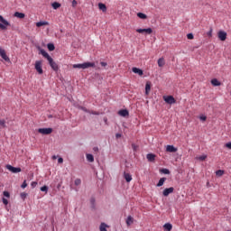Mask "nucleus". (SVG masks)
I'll return each mask as SVG.
<instances>
[{"instance_id":"obj_1","label":"nucleus","mask_w":231,"mask_h":231,"mask_svg":"<svg viewBox=\"0 0 231 231\" xmlns=\"http://www.w3.org/2000/svg\"><path fill=\"white\" fill-rule=\"evenodd\" d=\"M72 67L74 69L78 68L79 69H88V68H95V63L85 62V63L74 64Z\"/></svg>"},{"instance_id":"obj_2","label":"nucleus","mask_w":231,"mask_h":231,"mask_svg":"<svg viewBox=\"0 0 231 231\" xmlns=\"http://www.w3.org/2000/svg\"><path fill=\"white\" fill-rule=\"evenodd\" d=\"M7 26H10V23L0 15V30H6Z\"/></svg>"},{"instance_id":"obj_3","label":"nucleus","mask_w":231,"mask_h":231,"mask_svg":"<svg viewBox=\"0 0 231 231\" xmlns=\"http://www.w3.org/2000/svg\"><path fill=\"white\" fill-rule=\"evenodd\" d=\"M34 68L39 75H42V73H44V71L42 70V60H36Z\"/></svg>"},{"instance_id":"obj_4","label":"nucleus","mask_w":231,"mask_h":231,"mask_svg":"<svg viewBox=\"0 0 231 231\" xmlns=\"http://www.w3.org/2000/svg\"><path fill=\"white\" fill-rule=\"evenodd\" d=\"M163 100L164 102H166V104H170V105L176 104V99L172 96H164Z\"/></svg>"},{"instance_id":"obj_5","label":"nucleus","mask_w":231,"mask_h":231,"mask_svg":"<svg viewBox=\"0 0 231 231\" xmlns=\"http://www.w3.org/2000/svg\"><path fill=\"white\" fill-rule=\"evenodd\" d=\"M0 57H2V59L5 60V62H10V58L6 55V51H5V49L1 47H0Z\"/></svg>"},{"instance_id":"obj_6","label":"nucleus","mask_w":231,"mask_h":231,"mask_svg":"<svg viewBox=\"0 0 231 231\" xmlns=\"http://www.w3.org/2000/svg\"><path fill=\"white\" fill-rule=\"evenodd\" d=\"M38 133H40V134H51V133H53V129H51V128H40V129H38Z\"/></svg>"},{"instance_id":"obj_7","label":"nucleus","mask_w":231,"mask_h":231,"mask_svg":"<svg viewBox=\"0 0 231 231\" xmlns=\"http://www.w3.org/2000/svg\"><path fill=\"white\" fill-rule=\"evenodd\" d=\"M7 171H10V172H13L14 174H17V172H21V168H15L10 164L6 165Z\"/></svg>"},{"instance_id":"obj_8","label":"nucleus","mask_w":231,"mask_h":231,"mask_svg":"<svg viewBox=\"0 0 231 231\" xmlns=\"http://www.w3.org/2000/svg\"><path fill=\"white\" fill-rule=\"evenodd\" d=\"M137 33H146L147 35H151L152 33V28L147 29H136Z\"/></svg>"},{"instance_id":"obj_9","label":"nucleus","mask_w":231,"mask_h":231,"mask_svg":"<svg viewBox=\"0 0 231 231\" xmlns=\"http://www.w3.org/2000/svg\"><path fill=\"white\" fill-rule=\"evenodd\" d=\"M217 37H218L219 41H222V42L226 41V32L219 31L217 32Z\"/></svg>"},{"instance_id":"obj_10","label":"nucleus","mask_w":231,"mask_h":231,"mask_svg":"<svg viewBox=\"0 0 231 231\" xmlns=\"http://www.w3.org/2000/svg\"><path fill=\"white\" fill-rule=\"evenodd\" d=\"M48 62L54 71H57L59 69V65H57V63L53 61V58L48 60Z\"/></svg>"},{"instance_id":"obj_11","label":"nucleus","mask_w":231,"mask_h":231,"mask_svg":"<svg viewBox=\"0 0 231 231\" xmlns=\"http://www.w3.org/2000/svg\"><path fill=\"white\" fill-rule=\"evenodd\" d=\"M172 192H174V189L172 187L171 188H166L164 189V190L162 191V195L167 198V196H169V194H172Z\"/></svg>"},{"instance_id":"obj_12","label":"nucleus","mask_w":231,"mask_h":231,"mask_svg":"<svg viewBox=\"0 0 231 231\" xmlns=\"http://www.w3.org/2000/svg\"><path fill=\"white\" fill-rule=\"evenodd\" d=\"M133 73H135L136 75H139V77H142V75H143V70H142V69H138L136 67H134L132 69Z\"/></svg>"},{"instance_id":"obj_13","label":"nucleus","mask_w":231,"mask_h":231,"mask_svg":"<svg viewBox=\"0 0 231 231\" xmlns=\"http://www.w3.org/2000/svg\"><path fill=\"white\" fill-rule=\"evenodd\" d=\"M118 115L120 116L125 117L129 115V111L127 109H121V110L118 111Z\"/></svg>"},{"instance_id":"obj_14","label":"nucleus","mask_w":231,"mask_h":231,"mask_svg":"<svg viewBox=\"0 0 231 231\" xmlns=\"http://www.w3.org/2000/svg\"><path fill=\"white\" fill-rule=\"evenodd\" d=\"M166 151H167V152H176V151H178V149L176 147H174L173 145H167Z\"/></svg>"},{"instance_id":"obj_15","label":"nucleus","mask_w":231,"mask_h":231,"mask_svg":"<svg viewBox=\"0 0 231 231\" xmlns=\"http://www.w3.org/2000/svg\"><path fill=\"white\" fill-rule=\"evenodd\" d=\"M98 8L99 10H101V12H103L104 14H106V12H107V6L105 4L99 3L98 4Z\"/></svg>"},{"instance_id":"obj_16","label":"nucleus","mask_w":231,"mask_h":231,"mask_svg":"<svg viewBox=\"0 0 231 231\" xmlns=\"http://www.w3.org/2000/svg\"><path fill=\"white\" fill-rule=\"evenodd\" d=\"M146 158L148 162H154V160H156V155L154 153H148Z\"/></svg>"},{"instance_id":"obj_17","label":"nucleus","mask_w":231,"mask_h":231,"mask_svg":"<svg viewBox=\"0 0 231 231\" xmlns=\"http://www.w3.org/2000/svg\"><path fill=\"white\" fill-rule=\"evenodd\" d=\"M50 23L43 21V22H37L36 26L37 28H41V26H49Z\"/></svg>"},{"instance_id":"obj_18","label":"nucleus","mask_w":231,"mask_h":231,"mask_svg":"<svg viewBox=\"0 0 231 231\" xmlns=\"http://www.w3.org/2000/svg\"><path fill=\"white\" fill-rule=\"evenodd\" d=\"M40 53L42 55V57H44L45 59H47V60H49L51 57L50 54H48V52H46V51L44 50H41Z\"/></svg>"},{"instance_id":"obj_19","label":"nucleus","mask_w":231,"mask_h":231,"mask_svg":"<svg viewBox=\"0 0 231 231\" xmlns=\"http://www.w3.org/2000/svg\"><path fill=\"white\" fill-rule=\"evenodd\" d=\"M151 93V81H147L145 85V95Z\"/></svg>"},{"instance_id":"obj_20","label":"nucleus","mask_w":231,"mask_h":231,"mask_svg":"<svg viewBox=\"0 0 231 231\" xmlns=\"http://www.w3.org/2000/svg\"><path fill=\"white\" fill-rule=\"evenodd\" d=\"M14 15V17H17L18 19H24V17H26V14H24L23 13H19V12H15Z\"/></svg>"},{"instance_id":"obj_21","label":"nucleus","mask_w":231,"mask_h":231,"mask_svg":"<svg viewBox=\"0 0 231 231\" xmlns=\"http://www.w3.org/2000/svg\"><path fill=\"white\" fill-rule=\"evenodd\" d=\"M133 223H134V218H133V217H131V216H128V217L126 219L127 226H131V225H133Z\"/></svg>"},{"instance_id":"obj_22","label":"nucleus","mask_w":231,"mask_h":231,"mask_svg":"<svg viewBox=\"0 0 231 231\" xmlns=\"http://www.w3.org/2000/svg\"><path fill=\"white\" fill-rule=\"evenodd\" d=\"M124 178H125V181H127V183H129L133 180V177L131 176V174L126 173V172H125Z\"/></svg>"},{"instance_id":"obj_23","label":"nucleus","mask_w":231,"mask_h":231,"mask_svg":"<svg viewBox=\"0 0 231 231\" xmlns=\"http://www.w3.org/2000/svg\"><path fill=\"white\" fill-rule=\"evenodd\" d=\"M158 66L159 68H163L165 66V60L163 58L158 60Z\"/></svg>"},{"instance_id":"obj_24","label":"nucleus","mask_w":231,"mask_h":231,"mask_svg":"<svg viewBox=\"0 0 231 231\" xmlns=\"http://www.w3.org/2000/svg\"><path fill=\"white\" fill-rule=\"evenodd\" d=\"M165 181H167V178H161L159 182L157 183V187H163V183H165Z\"/></svg>"},{"instance_id":"obj_25","label":"nucleus","mask_w":231,"mask_h":231,"mask_svg":"<svg viewBox=\"0 0 231 231\" xmlns=\"http://www.w3.org/2000/svg\"><path fill=\"white\" fill-rule=\"evenodd\" d=\"M87 160H88V162H90V163H93V162H95V157L93 156V154L88 153Z\"/></svg>"},{"instance_id":"obj_26","label":"nucleus","mask_w":231,"mask_h":231,"mask_svg":"<svg viewBox=\"0 0 231 231\" xmlns=\"http://www.w3.org/2000/svg\"><path fill=\"white\" fill-rule=\"evenodd\" d=\"M163 228H164V230L171 231V230H172V224L166 223V224H164Z\"/></svg>"},{"instance_id":"obj_27","label":"nucleus","mask_w":231,"mask_h":231,"mask_svg":"<svg viewBox=\"0 0 231 231\" xmlns=\"http://www.w3.org/2000/svg\"><path fill=\"white\" fill-rule=\"evenodd\" d=\"M51 6L54 10H58V8H60L61 5L59 2H54L51 4Z\"/></svg>"},{"instance_id":"obj_28","label":"nucleus","mask_w":231,"mask_h":231,"mask_svg":"<svg viewBox=\"0 0 231 231\" xmlns=\"http://www.w3.org/2000/svg\"><path fill=\"white\" fill-rule=\"evenodd\" d=\"M108 226L106 223H101L100 226H99V230L100 231H107Z\"/></svg>"},{"instance_id":"obj_29","label":"nucleus","mask_w":231,"mask_h":231,"mask_svg":"<svg viewBox=\"0 0 231 231\" xmlns=\"http://www.w3.org/2000/svg\"><path fill=\"white\" fill-rule=\"evenodd\" d=\"M211 84H212V86H221V82H219V80H217V79H213L211 80Z\"/></svg>"},{"instance_id":"obj_30","label":"nucleus","mask_w":231,"mask_h":231,"mask_svg":"<svg viewBox=\"0 0 231 231\" xmlns=\"http://www.w3.org/2000/svg\"><path fill=\"white\" fill-rule=\"evenodd\" d=\"M137 17H139V19H147V14L143 13H138Z\"/></svg>"},{"instance_id":"obj_31","label":"nucleus","mask_w":231,"mask_h":231,"mask_svg":"<svg viewBox=\"0 0 231 231\" xmlns=\"http://www.w3.org/2000/svg\"><path fill=\"white\" fill-rule=\"evenodd\" d=\"M47 47L49 51H53L55 50V45L53 43H48Z\"/></svg>"},{"instance_id":"obj_32","label":"nucleus","mask_w":231,"mask_h":231,"mask_svg":"<svg viewBox=\"0 0 231 231\" xmlns=\"http://www.w3.org/2000/svg\"><path fill=\"white\" fill-rule=\"evenodd\" d=\"M223 174H225V171H223V170H217L216 171V176L221 177V176H223Z\"/></svg>"},{"instance_id":"obj_33","label":"nucleus","mask_w":231,"mask_h":231,"mask_svg":"<svg viewBox=\"0 0 231 231\" xmlns=\"http://www.w3.org/2000/svg\"><path fill=\"white\" fill-rule=\"evenodd\" d=\"M40 190L42 192H45V194H48V186H42Z\"/></svg>"},{"instance_id":"obj_34","label":"nucleus","mask_w":231,"mask_h":231,"mask_svg":"<svg viewBox=\"0 0 231 231\" xmlns=\"http://www.w3.org/2000/svg\"><path fill=\"white\" fill-rule=\"evenodd\" d=\"M0 125L1 127H6V121H5L4 119H0Z\"/></svg>"},{"instance_id":"obj_35","label":"nucleus","mask_w":231,"mask_h":231,"mask_svg":"<svg viewBox=\"0 0 231 231\" xmlns=\"http://www.w3.org/2000/svg\"><path fill=\"white\" fill-rule=\"evenodd\" d=\"M198 160H199V162H205V160H207V155H201L198 157Z\"/></svg>"},{"instance_id":"obj_36","label":"nucleus","mask_w":231,"mask_h":231,"mask_svg":"<svg viewBox=\"0 0 231 231\" xmlns=\"http://www.w3.org/2000/svg\"><path fill=\"white\" fill-rule=\"evenodd\" d=\"M80 183H82V180L80 179H76L74 181V184L79 187V185H80Z\"/></svg>"},{"instance_id":"obj_37","label":"nucleus","mask_w":231,"mask_h":231,"mask_svg":"<svg viewBox=\"0 0 231 231\" xmlns=\"http://www.w3.org/2000/svg\"><path fill=\"white\" fill-rule=\"evenodd\" d=\"M161 172H162V174H171V171L168 169H162Z\"/></svg>"},{"instance_id":"obj_38","label":"nucleus","mask_w":231,"mask_h":231,"mask_svg":"<svg viewBox=\"0 0 231 231\" xmlns=\"http://www.w3.org/2000/svg\"><path fill=\"white\" fill-rule=\"evenodd\" d=\"M187 39H189V41H192V39H194V34H192V33H188V34H187Z\"/></svg>"},{"instance_id":"obj_39","label":"nucleus","mask_w":231,"mask_h":231,"mask_svg":"<svg viewBox=\"0 0 231 231\" xmlns=\"http://www.w3.org/2000/svg\"><path fill=\"white\" fill-rule=\"evenodd\" d=\"M20 196H21L22 199H26V196H28V194L26 192H23V193H21Z\"/></svg>"},{"instance_id":"obj_40","label":"nucleus","mask_w":231,"mask_h":231,"mask_svg":"<svg viewBox=\"0 0 231 231\" xmlns=\"http://www.w3.org/2000/svg\"><path fill=\"white\" fill-rule=\"evenodd\" d=\"M3 194H4L5 198H7V199L10 198V192H8V191H4Z\"/></svg>"},{"instance_id":"obj_41","label":"nucleus","mask_w":231,"mask_h":231,"mask_svg":"<svg viewBox=\"0 0 231 231\" xmlns=\"http://www.w3.org/2000/svg\"><path fill=\"white\" fill-rule=\"evenodd\" d=\"M22 189H26L28 187V183H26V180H24L22 184Z\"/></svg>"},{"instance_id":"obj_42","label":"nucleus","mask_w":231,"mask_h":231,"mask_svg":"<svg viewBox=\"0 0 231 231\" xmlns=\"http://www.w3.org/2000/svg\"><path fill=\"white\" fill-rule=\"evenodd\" d=\"M212 28H210V30L207 32L208 37H212Z\"/></svg>"},{"instance_id":"obj_43","label":"nucleus","mask_w":231,"mask_h":231,"mask_svg":"<svg viewBox=\"0 0 231 231\" xmlns=\"http://www.w3.org/2000/svg\"><path fill=\"white\" fill-rule=\"evenodd\" d=\"M31 186H32V189H35V187H37V181H32L31 183Z\"/></svg>"},{"instance_id":"obj_44","label":"nucleus","mask_w":231,"mask_h":231,"mask_svg":"<svg viewBox=\"0 0 231 231\" xmlns=\"http://www.w3.org/2000/svg\"><path fill=\"white\" fill-rule=\"evenodd\" d=\"M79 109H82V111H85V113H89V110L84 106H80Z\"/></svg>"},{"instance_id":"obj_45","label":"nucleus","mask_w":231,"mask_h":231,"mask_svg":"<svg viewBox=\"0 0 231 231\" xmlns=\"http://www.w3.org/2000/svg\"><path fill=\"white\" fill-rule=\"evenodd\" d=\"M77 5H78L77 0H73V1H72V6H73V8H75V7L77 6Z\"/></svg>"},{"instance_id":"obj_46","label":"nucleus","mask_w":231,"mask_h":231,"mask_svg":"<svg viewBox=\"0 0 231 231\" xmlns=\"http://www.w3.org/2000/svg\"><path fill=\"white\" fill-rule=\"evenodd\" d=\"M199 118H200V120H202V122L207 121V116H201Z\"/></svg>"},{"instance_id":"obj_47","label":"nucleus","mask_w":231,"mask_h":231,"mask_svg":"<svg viewBox=\"0 0 231 231\" xmlns=\"http://www.w3.org/2000/svg\"><path fill=\"white\" fill-rule=\"evenodd\" d=\"M2 201H3L4 205H8V199L3 198Z\"/></svg>"},{"instance_id":"obj_48","label":"nucleus","mask_w":231,"mask_h":231,"mask_svg":"<svg viewBox=\"0 0 231 231\" xmlns=\"http://www.w3.org/2000/svg\"><path fill=\"white\" fill-rule=\"evenodd\" d=\"M64 162V159H62V157H60L58 159V163H63Z\"/></svg>"},{"instance_id":"obj_49","label":"nucleus","mask_w":231,"mask_h":231,"mask_svg":"<svg viewBox=\"0 0 231 231\" xmlns=\"http://www.w3.org/2000/svg\"><path fill=\"white\" fill-rule=\"evenodd\" d=\"M132 149H134V151H136L138 149V146L136 144H132Z\"/></svg>"},{"instance_id":"obj_50","label":"nucleus","mask_w":231,"mask_h":231,"mask_svg":"<svg viewBox=\"0 0 231 231\" xmlns=\"http://www.w3.org/2000/svg\"><path fill=\"white\" fill-rule=\"evenodd\" d=\"M100 65L103 66V68H106V66H107V63L104 62V61H101L100 62Z\"/></svg>"},{"instance_id":"obj_51","label":"nucleus","mask_w":231,"mask_h":231,"mask_svg":"<svg viewBox=\"0 0 231 231\" xmlns=\"http://www.w3.org/2000/svg\"><path fill=\"white\" fill-rule=\"evenodd\" d=\"M226 147H227V149H231V143H226Z\"/></svg>"},{"instance_id":"obj_52","label":"nucleus","mask_w":231,"mask_h":231,"mask_svg":"<svg viewBox=\"0 0 231 231\" xmlns=\"http://www.w3.org/2000/svg\"><path fill=\"white\" fill-rule=\"evenodd\" d=\"M88 113H90L91 115H98V112L89 111Z\"/></svg>"},{"instance_id":"obj_53","label":"nucleus","mask_w":231,"mask_h":231,"mask_svg":"<svg viewBox=\"0 0 231 231\" xmlns=\"http://www.w3.org/2000/svg\"><path fill=\"white\" fill-rule=\"evenodd\" d=\"M116 138H122V134H116Z\"/></svg>"},{"instance_id":"obj_54","label":"nucleus","mask_w":231,"mask_h":231,"mask_svg":"<svg viewBox=\"0 0 231 231\" xmlns=\"http://www.w3.org/2000/svg\"><path fill=\"white\" fill-rule=\"evenodd\" d=\"M90 203H92V205H95V199H91Z\"/></svg>"},{"instance_id":"obj_55","label":"nucleus","mask_w":231,"mask_h":231,"mask_svg":"<svg viewBox=\"0 0 231 231\" xmlns=\"http://www.w3.org/2000/svg\"><path fill=\"white\" fill-rule=\"evenodd\" d=\"M93 151H95V152H98V147H94Z\"/></svg>"}]
</instances>
